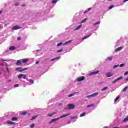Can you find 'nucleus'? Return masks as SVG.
Instances as JSON below:
<instances>
[{"label": "nucleus", "mask_w": 128, "mask_h": 128, "mask_svg": "<svg viewBox=\"0 0 128 128\" xmlns=\"http://www.w3.org/2000/svg\"><path fill=\"white\" fill-rule=\"evenodd\" d=\"M77 116H74L73 118H71L70 119L71 120H74V118H76Z\"/></svg>", "instance_id": "nucleus-45"}, {"label": "nucleus", "mask_w": 128, "mask_h": 128, "mask_svg": "<svg viewBox=\"0 0 128 128\" xmlns=\"http://www.w3.org/2000/svg\"><path fill=\"white\" fill-rule=\"evenodd\" d=\"M128 72H126L125 74H124V76H128Z\"/></svg>", "instance_id": "nucleus-48"}, {"label": "nucleus", "mask_w": 128, "mask_h": 128, "mask_svg": "<svg viewBox=\"0 0 128 128\" xmlns=\"http://www.w3.org/2000/svg\"><path fill=\"white\" fill-rule=\"evenodd\" d=\"M16 64L18 66H22V61L20 60H18L17 61V62H16Z\"/></svg>", "instance_id": "nucleus-5"}, {"label": "nucleus", "mask_w": 128, "mask_h": 128, "mask_svg": "<svg viewBox=\"0 0 128 128\" xmlns=\"http://www.w3.org/2000/svg\"><path fill=\"white\" fill-rule=\"evenodd\" d=\"M8 124H10L11 126H16V124L14 122H7Z\"/></svg>", "instance_id": "nucleus-9"}, {"label": "nucleus", "mask_w": 128, "mask_h": 128, "mask_svg": "<svg viewBox=\"0 0 128 128\" xmlns=\"http://www.w3.org/2000/svg\"><path fill=\"white\" fill-rule=\"evenodd\" d=\"M0 66H4V64H0Z\"/></svg>", "instance_id": "nucleus-58"}, {"label": "nucleus", "mask_w": 128, "mask_h": 128, "mask_svg": "<svg viewBox=\"0 0 128 128\" xmlns=\"http://www.w3.org/2000/svg\"><path fill=\"white\" fill-rule=\"evenodd\" d=\"M123 122H128V116L126 117V118H125Z\"/></svg>", "instance_id": "nucleus-25"}, {"label": "nucleus", "mask_w": 128, "mask_h": 128, "mask_svg": "<svg viewBox=\"0 0 128 128\" xmlns=\"http://www.w3.org/2000/svg\"><path fill=\"white\" fill-rule=\"evenodd\" d=\"M108 87H105L103 89H102V92H106V90H108Z\"/></svg>", "instance_id": "nucleus-24"}, {"label": "nucleus", "mask_w": 128, "mask_h": 128, "mask_svg": "<svg viewBox=\"0 0 128 128\" xmlns=\"http://www.w3.org/2000/svg\"><path fill=\"white\" fill-rule=\"evenodd\" d=\"M120 100V96H118L114 100V102H118V100Z\"/></svg>", "instance_id": "nucleus-29"}, {"label": "nucleus", "mask_w": 128, "mask_h": 128, "mask_svg": "<svg viewBox=\"0 0 128 128\" xmlns=\"http://www.w3.org/2000/svg\"><path fill=\"white\" fill-rule=\"evenodd\" d=\"M126 82H128V78L125 80Z\"/></svg>", "instance_id": "nucleus-57"}, {"label": "nucleus", "mask_w": 128, "mask_h": 128, "mask_svg": "<svg viewBox=\"0 0 128 128\" xmlns=\"http://www.w3.org/2000/svg\"><path fill=\"white\" fill-rule=\"evenodd\" d=\"M40 64V62L37 61V62H36V64Z\"/></svg>", "instance_id": "nucleus-50"}, {"label": "nucleus", "mask_w": 128, "mask_h": 128, "mask_svg": "<svg viewBox=\"0 0 128 128\" xmlns=\"http://www.w3.org/2000/svg\"><path fill=\"white\" fill-rule=\"evenodd\" d=\"M2 60V62H6V60Z\"/></svg>", "instance_id": "nucleus-52"}, {"label": "nucleus", "mask_w": 128, "mask_h": 128, "mask_svg": "<svg viewBox=\"0 0 128 128\" xmlns=\"http://www.w3.org/2000/svg\"><path fill=\"white\" fill-rule=\"evenodd\" d=\"M76 94H78V92H76L74 94H70L68 96V98H72L74 96H76Z\"/></svg>", "instance_id": "nucleus-22"}, {"label": "nucleus", "mask_w": 128, "mask_h": 128, "mask_svg": "<svg viewBox=\"0 0 128 128\" xmlns=\"http://www.w3.org/2000/svg\"><path fill=\"white\" fill-rule=\"evenodd\" d=\"M107 78H110L112 76H114V74H112V73H108L106 74Z\"/></svg>", "instance_id": "nucleus-14"}, {"label": "nucleus", "mask_w": 128, "mask_h": 128, "mask_svg": "<svg viewBox=\"0 0 128 128\" xmlns=\"http://www.w3.org/2000/svg\"><path fill=\"white\" fill-rule=\"evenodd\" d=\"M58 114V112H54L52 114H49L48 115V116H49V118H52V116H54V114Z\"/></svg>", "instance_id": "nucleus-10"}, {"label": "nucleus", "mask_w": 128, "mask_h": 128, "mask_svg": "<svg viewBox=\"0 0 128 128\" xmlns=\"http://www.w3.org/2000/svg\"><path fill=\"white\" fill-rule=\"evenodd\" d=\"M70 116V114H67L64 116H62L60 117V118H66V116Z\"/></svg>", "instance_id": "nucleus-13"}, {"label": "nucleus", "mask_w": 128, "mask_h": 128, "mask_svg": "<svg viewBox=\"0 0 128 128\" xmlns=\"http://www.w3.org/2000/svg\"><path fill=\"white\" fill-rule=\"evenodd\" d=\"M60 118H57L56 119H52V121L50 122V124H52V122H56V121L58 120H60Z\"/></svg>", "instance_id": "nucleus-8"}, {"label": "nucleus", "mask_w": 128, "mask_h": 128, "mask_svg": "<svg viewBox=\"0 0 128 128\" xmlns=\"http://www.w3.org/2000/svg\"><path fill=\"white\" fill-rule=\"evenodd\" d=\"M62 42H60V43H58V44H57V46H62Z\"/></svg>", "instance_id": "nucleus-37"}, {"label": "nucleus", "mask_w": 128, "mask_h": 128, "mask_svg": "<svg viewBox=\"0 0 128 128\" xmlns=\"http://www.w3.org/2000/svg\"><path fill=\"white\" fill-rule=\"evenodd\" d=\"M6 68H8V64H6Z\"/></svg>", "instance_id": "nucleus-54"}, {"label": "nucleus", "mask_w": 128, "mask_h": 128, "mask_svg": "<svg viewBox=\"0 0 128 128\" xmlns=\"http://www.w3.org/2000/svg\"><path fill=\"white\" fill-rule=\"evenodd\" d=\"M108 60L110 62H112V57H109L108 58Z\"/></svg>", "instance_id": "nucleus-30"}, {"label": "nucleus", "mask_w": 128, "mask_h": 128, "mask_svg": "<svg viewBox=\"0 0 128 128\" xmlns=\"http://www.w3.org/2000/svg\"><path fill=\"white\" fill-rule=\"evenodd\" d=\"M58 60V57H57V58H55L51 60V62H54V60Z\"/></svg>", "instance_id": "nucleus-34"}, {"label": "nucleus", "mask_w": 128, "mask_h": 128, "mask_svg": "<svg viewBox=\"0 0 128 128\" xmlns=\"http://www.w3.org/2000/svg\"><path fill=\"white\" fill-rule=\"evenodd\" d=\"M94 104H91V105H88V106H87V108H94Z\"/></svg>", "instance_id": "nucleus-20"}, {"label": "nucleus", "mask_w": 128, "mask_h": 128, "mask_svg": "<svg viewBox=\"0 0 128 128\" xmlns=\"http://www.w3.org/2000/svg\"><path fill=\"white\" fill-rule=\"evenodd\" d=\"M118 66H120V65H116V66H114V70H116V68H118Z\"/></svg>", "instance_id": "nucleus-36"}, {"label": "nucleus", "mask_w": 128, "mask_h": 128, "mask_svg": "<svg viewBox=\"0 0 128 128\" xmlns=\"http://www.w3.org/2000/svg\"><path fill=\"white\" fill-rule=\"evenodd\" d=\"M22 6V8H24V6H26V5L23 4V5Z\"/></svg>", "instance_id": "nucleus-53"}, {"label": "nucleus", "mask_w": 128, "mask_h": 128, "mask_svg": "<svg viewBox=\"0 0 128 128\" xmlns=\"http://www.w3.org/2000/svg\"><path fill=\"white\" fill-rule=\"evenodd\" d=\"M86 80V77L81 76V77L78 78L77 79V80L78 82H83V80Z\"/></svg>", "instance_id": "nucleus-3"}, {"label": "nucleus", "mask_w": 128, "mask_h": 128, "mask_svg": "<svg viewBox=\"0 0 128 128\" xmlns=\"http://www.w3.org/2000/svg\"><path fill=\"white\" fill-rule=\"evenodd\" d=\"M123 49H124V47H120L116 48L115 50L116 52H120V50H123Z\"/></svg>", "instance_id": "nucleus-11"}, {"label": "nucleus", "mask_w": 128, "mask_h": 128, "mask_svg": "<svg viewBox=\"0 0 128 128\" xmlns=\"http://www.w3.org/2000/svg\"><path fill=\"white\" fill-rule=\"evenodd\" d=\"M68 108H66L68 110H74L76 108V106L73 104H69L68 105Z\"/></svg>", "instance_id": "nucleus-2"}, {"label": "nucleus", "mask_w": 128, "mask_h": 128, "mask_svg": "<svg viewBox=\"0 0 128 128\" xmlns=\"http://www.w3.org/2000/svg\"><path fill=\"white\" fill-rule=\"evenodd\" d=\"M6 69L7 70H8V67L6 68Z\"/></svg>", "instance_id": "nucleus-60"}, {"label": "nucleus", "mask_w": 128, "mask_h": 128, "mask_svg": "<svg viewBox=\"0 0 128 128\" xmlns=\"http://www.w3.org/2000/svg\"><path fill=\"white\" fill-rule=\"evenodd\" d=\"M99 73H100V71H96V72H92L90 75L91 76H94V74H99Z\"/></svg>", "instance_id": "nucleus-12"}, {"label": "nucleus", "mask_w": 128, "mask_h": 128, "mask_svg": "<svg viewBox=\"0 0 128 128\" xmlns=\"http://www.w3.org/2000/svg\"><path fill=\"white\" fill-rule=\"evenodd\" d=\"M28 68H18L16 69V72H24V70H28Z\"/></svg>", "instance_id": "nucleus-1"}, {"label": "nucleus", "mask_w": 128, "mask_h": 128, "mask_svg": "<svg viewBox=\"0 0 128 128\" xmlns=\"http://www.w3.org/2000/svg\"><path fill=\"white\" fill-rule=\"evenodd\" d=\"M72 42V40H70L67 42H66L63 46H66V44H70Z\"/></svg>", "instance_id": "nucleus-17"}, {"label": "nucleus", "mask_w": 128, "mask_h": 128, "mask_svg": "<svg viewBox=\"0 0 128 128\" xmlns=\"http://www.w3.org/2000/svg\"><path fill=\"white\" fill-rule=\"evenodd\" d=\"M22 62H23V64H26V62H28V59H24L22 60Z\"/></svg>", "instance_id": "nucleus-15"}, {"label": "nucleus", "mask_w": 128, "mask_h": 128, "mask_svg": "<svg viewBox=\"0 0 128 128\" xmlns=\"http://www.w3.org/2000/svg\"><path fill=\"white\" fill-rule=\"evenodd\" d=\"M20 30V27L18 26H15L12 28L13 30Z\"/></svg>", "instance_id": "nucleus-7"}, {"label": "nucleus", "mask_w": 128, "mask_h": 128, "mask_svg": "<svg viewBox=\"0 0 128 128\" xmlns=\"http://www.w3.org/2000/svg\"><path fill=\"white\" fill-rule=\"evenodd\" d=\"M18 86H20V85L18 84H15L14 86V88H18Z\"/></svg>", "instance_id": "nucleus-41"}, {"label": "nucleus", "mask_w": 128, "mask_h": 128, "mask_svg": "<svg viewBox=\"0 0 128 128\" xmlns=\"http://www.w3.org/2000/svg\"><path fill=\"white\" fill-rule=\"evenodd\" d=\"M29 82H30L31 84H34V80H29Z\"/></svg>", "instance_id": "nucleus-32"}, {"label": "nucleus", "mask_w": 128, "mask_h": 128, "mask_svg": "<svg viewBox=\"0 0 128 128\" xmlns=\"http://www.w3.org/2000/svg\"><path fill=\"white\" fill-rule=\"evenodd\" d=\"M82 25H80L76 28V30H78L82 28Z\"/></svg>", "instance_id": "nucleus-21"}, {"label": "nucleus", "mask_w": 128, "mask_h": 128, "mask_svg": "<svg viewBox=\"0 0 128 128\" xmlns=\"http://www.w3.org/2000/svg\"><path fill=\"white\" fill-rule=\"evenodd\" d=\"M98 96V93L96 92L94 94H93L91 95V96H88V98H95L96 96Z\"/></svg>", "instance_id": "nucleus-6"}, {"label": "nucleus", "mask_w": 128, "mask_h": 128, "mask_svg": "<svg viewBox=\"0 0 128 128\" xmlns=\"http://www.w3.org/2000/svg\"><path fill=\"white\" fill-rule=\"evenodd\" d=\"M18 120V118L14 117L13 118H12V122H16V120Z\"/></svg>", "instance_id": "nucleus-19"}, {"label": "nucleus", "mask_w": 128, "mask_h": 128, "mask_svg": "<svg viewBox=\"0 0 128 128\" xmlns=\"http://www.w3.org/2000/svg\"><path fill=\"white\" fill-rule=\"evenodd\" d=\"M17 40H18V42H20V40H22V38L20 37H18Z\"/></svg>", "instance_id": "nucleus-38"}, {"label": "nucleus", "mask_w": 128, "mask_h": 128, "mask_svg": "<svg viewBox=\"0 0 128 128\" xmlns=\"http://www.w3.org/2000/svg\"><path fill=\"white\" fill-rule=\"evenodd\" d=\"M6 26H8V25L7 24H6L4 27L6 28Z\"/></svg>", "instance_id": "nucleus-62"}, {"label": "nucleus", "mask_w": 128, "mask_h": 128, "mask_svg": "<svg viewBox=\"0 0 128 128\" xmlns=\"http://www.w3.org/2000/svg\"><path fill=\"white\" fill-rule=\"evenodd\" d=\"M7 72H8V74H10V70H8V69Z\"/></svg>", "instance_id": "nucleus-55"}, {"label": "nucleus", "mask_w": 128, "mask_h": 128, "mask_svg": "<svg viewBox=\"0 0 128 128\" xmlns=\"http://www.w3.org/2000/svg\"><path fill=\"white\" fill-rule=\"evenodd\" d=\"M88 12H90V10H92V8H89L88 10Z\"/></svg>", "instance_id": "nucleus-47"}, {"label": "nucleus", "mask_w": 128, "mask_h": 128, "mask_svg": "<svg viewBox=\"0 0 128 128\" xmlns=\"http://www.w3.org/2000/svg\"><path fill=\"white\" fill-rule=\"evenodd\" d=\"M86 114V113H82L80 115V118H82V116H84Z\"/></svg>", "instance_id": "nucleus-26"}, {"label": "nucleus", "mask_w": 128, "mask_h": 128, "mask_svg": "<svg viewBox=\"0 0 128 128\" xmlns=\"http://www.w3.org/2000/svg\"><path fill=\"white\" fill-rule=\"evenodd\" d=\"M124 64H122L120 65V68H124Z\"/></svg>", "instance_id": "nucleus-43"}, {"label": "nucleus", "mask_w": 128, "mask_h": 128, "mask_svg": "<svg viewBox=\"0 0 128 128\" xmlns=\"http://www.w3.org/2000/svg\"><path fill=\"white\" fill-rule=\"evenodd\" d=\"M36 118H38V116H34L32 118V120H36Z\"/></svg>", "instance_id": "nucleus-46"}, {"label": "nucleus", "mask_w": 128, "mask_h": 128, "mask_svg": "<svg viewBox=\"0 0 128 128\" xmlns=\"http://www.w3.org/2000/svg\"><path fill=\"white\" fill-rule=\"evenodd\" d=\"M62 52H64V50H60L58 51V53Z\"/></svg>", "instance_id": "nucleus-39"}, {"label": "nucleus", "mask_w": 128, "mask_h": 128, "mask_svg": "<svg viewBox=\"0 0 128 128\" xmlns=\"http://www.w3.org/2000/svg\"><path fill=\"white\" fill-rule=\"evenodd\" d=\"M12 82V80H9L8 81V82Z\"/></svg>", "instance_id": "nucleus-61"}, {"label": "nucleus", "mask_w": 128, "mask_h": 128, "mask_svg": "<svg viewBox=\"0 0 128 128\" xmlns=\"http://www.w3.org/2000/svg\"><path fill=\"white\" fill-rule=\"evenodd\" d=\"M108 2H112V0H108Z\"/></svg>", "instance_id": "nucleus-59"}, {"label": "nucleus", "mask_w": 128, "mask_h": 128, "mask_svg": "<svg viewBox=\"0 0 128 128\" xmlns=\"http://www.w3.org/2000/svg\"><path fill=\"white\" fill-rule=\"evenodd\" d=\"M124 80V77L122 76L118 78L116 80H115L114 82H113V84H116V82H118L120 80Z\"/></svg>", "instance_id": "nucleus-4"}, {"label": "nucleus", "mask_w": 128, "mask_h": 128, "mask_svg": "<svg viewBox=\"0 0 128 128\" xmlns=\"http://www.w3.org/2000/svg\"><path fill=\"white\" fill-rule=\"evenodd\" d=\"M16 50V47L14 46H11L10 48V50Z\"/></svg>", "instance_id": "nucleus-18"}, {"label": "nucleus", "mask_w": 128, "mask_h": 128, "mask_svg": "<svg viewBox=\"0 0 128 128\" xmlns=\"http://www.w3.org/2000/svg\"><path fill=\"white\" fill-rule=\"evenodd\" d=\"M87 12H84V14H86Z\"/></svg>", "instance_id": "nucleus-63"}, {"label": "nucleus", "mask_w": 128, "mask_h": 128, "mask_svg": "<svg viewBox=\"0 0 128 128\" xmlns=\"http://www.w3.org/2000/svg\"><path fill=\"white\" fill-rule=\"evenodd\" d=\"M28 114V113L27 112H22V116H26V114Z\"/></svg>", "instance_id": "nucleus-40"}, {"label": "nucleus", "mask_w": 128, "mask_h": 128, "mask_svg": "<svg viewBox=\"0 0 128 128\" xmlns=\"http://www.w3.org/2000/svg\"><path fill=\"white\" fill-rule=\"evenodd\" d=\"M92 35H88L87 36H84L82 40H86V38H90V36H91Z\"/></svg>", "instance_id": "nucleus-16"}, {"label": "nucleus", "mask_w": 128, "mask_h": 128, "mask_svg": "<svg viewBox=\"0 0 128 128\" xmlns=\"http://www.w3.org/2000/svg\"><path fill=\"white\" fill-rule=\"evenodd\" d=\"M58 2V0H54L52 2V4H56Z\"/></svg>", "instance_id": "nucleus-35"}, {"label": "nucleus", "mask_w": 128, "mask_h": 128, "mask_svg": "<svg viewBox=\"0 0 128 128\" xmlns=\"http://www.w3.org/2000/svg\"><path fill=\"white\" fill-rule=\"evenodd\" d=\"M128 2V0H124V3H126V2Z\"/></svg>", "instance_id": "nucleus-49"}, {"label": "nucleus", "mask_w": 128, "mask_h": 128, "mask_svg": "<svg viewBox=\"0 0 128 128\" xmlns=\"http://www.w3.org/2000/svg\"><path fill=\"white\" fill-rule=\"evenodd\" d=\"M39 51H40V50H37V52H39Z\"/></svg>", "instance_id": "nucleus-64"}, {"label": "nucleus", "mask_w": 128, "mask_h": 128, "mask_svg": "<svg viewBox=\"0 0 128 128\" xmlns=\"http://www.w3.org/2000/svg\"><path fill=\"white\" fill-rule=\"evenodd\" d=\"M98 24H100V22H97L94 24V26H98Z\"/></svg>", "instance_id": "nucleus-33"}, {"label": "nucleus", "mask_w": 128, "mask_h": 128, "mask_svg": "<svg viewBox=\"0 0 128 128\" xmlns=\"http://www.w3.org/2000/svg\"><path fill=\"white\" fill-rule=\"evenodd\" d=\"M24 76V74H19L18 75V78H22Z\"/></svg>", "instance_id": "nucleus-28"}, {"label": "nucleus", "mask_w": 128, "mask_h": 128, "mask_svg": "<svg viewBox=\"0 0 128 128\" xmlns=\"http://www.w3.org/2000/svg\"><path fill=\"white\" fill-rule=\"evenodd\" d=\"M23 78H24V80H26V75L23 76Z\"/></svg>", "instance_id": "nucleus-42"}, {"label": "nucleus", "mask_w": 128, "mask_h": 128, "mask_svg": "<svg viewBox=\"0 0 128 128\" xmlns=\"http://www.w3.org/2000/svg\"><path fill=\"white\" fill-rule=\"evenodd\" d=\"M128 87H126L122 90L123 92H126L128 90Z\"/></svg>", "instance_id": "nucleus-23"}, {"label": "nucleus", "mask_w": 128, "mask_h": 128, "mask_svg": "<svg viewBox=\"0 0 128 128\" xmlns=\"http://www.w3.org/2000/svg\"><path fill=\"white\" fill-rule=\"evenodd\" d=\"M30 126L31 128H34V124H32L30 125Z\"/></svg>", "instance_id": "nucleus-44"}, {"label": "nucleus", "mask_w": 128, "mask_h": 128, "mask_svg": "<svg viewBox=\"0 0 128 128\" xmlns=\"http://www.w3.org/2000/svg\"><path fill=\"white\" fill-rule=\"evenodd\" d=\"M2 14V11H0V14Z\"/></svg>", "instance_id": "nucleus-56"}, {"label": "nucleus", "mask_w": 128, "mask_h": 128, "mask_svg": "<svg viewBox=\"0 0 128 128\" xmlns=\"http://www.w3.org/2000/svg\"><path fill=\"white\" fill-rule=\"evenodd\" d=\"M86 20H88V18H86L84 19V20L81 22V24H84V22H86Z\"/></svg>", "instance_id": "nucleus-27"}, {"label": "nucleus", "mask_w": 128, "mask_h": 128, "mask_svg": "<svg viewBox=\"0 0 128 128\" xmlns=\"http://www.w3.org/2000/svg\"><path fill=\"white\" fill-rule=\"evenodd\" d=\"M15 6H18V4L17 3V4H15Z\"/></svg>", "instance_id": "nucleus-51"}, {"label": "nucleus", "mask_w": 128, "mask_h": 128, "mask_svg": "<svg viewBox=\"0 0 128 128\" xmlns=\"http://www.w3.org/2000/svg\"><path fill=\"white\" fill-rule=\"evenodd\" d=\"M114 5H112V6H110L109 7V10H112V8H114Z\"/></svg>", "instance_id": "nucleus-31"}]
</instances>
